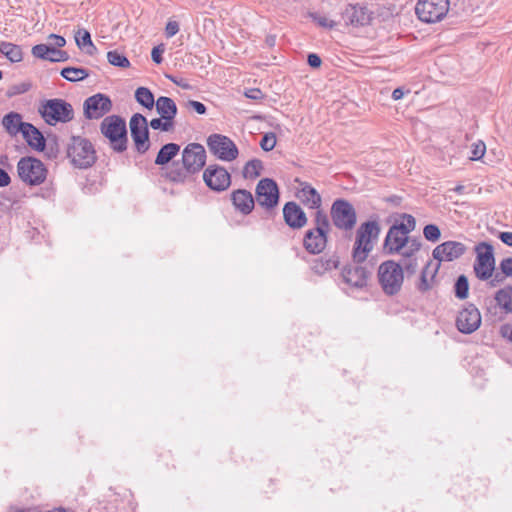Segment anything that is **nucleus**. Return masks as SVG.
I'll use <instances>...</instances> for the list:
<instances>
[{"label": "nucleus", "instance_id": "f257e3e1", "mask_svg": "<svg viewBox=\"0 0 512 512\" xmlns=\"http://www.w3.org/2000/svg\"><path fill=\"white\" fill-rule=\"evenodd\" d=\"M207 153L203 145L189 143L182 150V167L173 162L166 177L175 183H184L189 175L200 172L206 164Z\"/></svg>", "mask_w": 512, "mask_h": 512}, {"label": "nucleus", "instance_id": "f03ea898", "mask_svg": "<svg viewBox=\"0 0 512 512\" xmlns=\"http://www.w3.org/2000/svg\"><path fill=\"white\" fill-rule=\"evenodd\" d=\"M380 225L377 221L371 220L360 224L356 230L355 242L352 249L354 263L361 264L374 249V244L380 235Z\"/></svg>", "mask_w": 512, "mask_h": 512}, {"label": "nucleus", "instance_id": "7ed1b4c3", "mask_svg": "<svg viewBox=\"0 0 512 512\" xmlns=\"http://www.w3.org/2000/svg\"><path fill=\"white\" fill-rule=\"evenodd\" d=\"M313 222L314 228L307 230L304 235L303 246L310 254H319L326 248L331 225L323 210L315 212Z\"/></svg>", "mask_w": 512, "mask_h": 512}, {"label": "nucleus", "instance_id": "20e7f679", "mask_svg": "<svg viewBox=\"0 0 512 512\" xmlns=\"http://www.w3.org/2000/svg\"><path fill=\"white\" fill-rule=\"evenodd\" d=\"M66 153L72 165L80 169L91 167L97 159L96 151L91 141L81 136L70 137Z\"/></svg>", "mask_w": 512, "mask_h": 512}, {"label": "nucleus", "instance_id": "39448f33", "mask_svg": "<svg viewBox=\"0 0 512 512\" xmlns=\"http://www.w3.org/2000/svg\"><path fill=\"white\" fill-rule=\"evenodd\" d=\"M377 278L385 295H397L401 291L404 282L402 265L394 260L382 262L378 267Z\"/></svg>", "mask_w": 512, "mask_h": 512}, {"label": "nucleus", "instance_id": "423d86ee", "mask_svg": "<svg viewBox=\"0 0 512 512\" xmlns=\"http://www.w3.org/2000/svg\"><path fill=\"white\" fill-rule=\"evenodd\" d=\"M100 131L110 141L115 152L122 153L127 149V128L123 118L117 115L107 116L100 124Z\"/></svg>", "mask_w": 512, "mask_h": 512}, {"label": "nucleus", "instance_id": "0eeeda50", "mask_svg": "<svg viewBox=\"0 0 512 512\" xmlns=\"http://www.w3.org/2000/svg\"><path fill=\"white\" fill-rule=\"evenodd\" d=\"M38 112L48 125L67 123L74 118V109L67 101L54 98L41 103Z\"/></svg>", "mask_w": 512, "mask_h": 512}, {"label": "nucleus", "instance_id": "6e6552de", "mask_svg": "<svg viewBox=\"0 0 512 512\" xmlns=\"http://www.w3.org/2000/svg\"><path fill=\"white\" fill-rule=\"evenodd\" d=\"M476 259L473 265L475 276L481 280H489L495 270V257L493 246L487 242H480L475 247Z\"/></svg>", "mask_w": 512, "mask_h": 512}, {"label": "nucleus", "instance_id": "1a4fd4ad", "mask_svg": "<svg viewBox=\"0 0 512 512\" xmlns=\"http://www.w3.org/2000/svg\"><path fill=\"white\" fill-rule=\"evenodd\" d=\"M19 178L28 185L42 184L47 176L45 165L34 157H23L17 164Z\"/></svg>", "mask_w": 512, "mask_h": 512}, {"label": "nucleus", "instance_id": "9d476101", "mask_svg": "<svg viewBox=\"0 0 512 512\" xmlns=\"http://www.w3.org/2000/svg\"><path fill=\"white\" fill-rule=\"evenodd\" d=\"M333 225L343 231H351L357 222V214L353 205L345 199H336L330 210Z\"/></svg>", "mask_w": 512, "mask_h": 512}, {"label": "nucleus", "instance_id": "9b49d317", "mask_svg": "<svg viewBox=\"0 0 512 512\" xmlns=\"http://www.w3.org/2000/svg\"><path fill=\"white\" fill-rule=\"evenodd\" d=\"M206 144L209 152L218 160L231 162L239 155L236 144L225 135L211 134L207 137Z\"/></svg>", "mask_w": 512, "mask_h": 512}, {"label": "nucleus", "instance_id": "f8f14e48", "mask_svg": "<svg viewBox=\"0 0 512 512\" xmlns=\"http://www.w3.org/2000/svg\"><path fill=\"white\" fill-rule=\"evenodd\" d=\"M449 11V0H419L415 7L418 18L426 23L441 21Z\"/></svg>", "mask_w": 512, "mask_h": 512}, {"label": "nucleus", "instance_id": "ddd939ff", "mask_svg": "<svg viewBox=\"0 0 512 512\" xmlns=\"http://www.w3.org/2000/svg\"><path fill=\"white\" fill-rule=\"evenodd\" d=\"M131 138L138 153L144 154L150 148L148 121L140 113L132 115L129 121Z\"/></svg>", "mask_w": 512, "mask_h": 512}, {"label": "nucleus", "instance_id": "4468645a", "mask_svg": "<svg viewBox=\"0 0 512 512\" xmlns=\"http://www.w3.org/2000/svg\"><path fill=\"white\" fill-rule=\"evenodd\" d=\"M279 197V188L273 179L263 178L257 183L255 201L266 211H270L278 205Z\"/></svg>", "mask_w": 512, "mask_h": 512}, {"label": "nucleus", "instance_id": "2eb2a0df", "mask_svg": "<svg viewBox=\"0 0 512 512\" xmlns=\"http://www.w3.org/2000/svg\"><path fill=\"white\" fill-rule=\"evenodd\" d=\"M202 178L206 186L217 193L226 191L231 185L230 173L218 164L208 165L203 171Z\"/></svg>", "mask_w": 512, "mask_h": 512}, {"label": "nucleus", "instance_id": "dca6fc26", "mask_svg": "<svg viewBox=\"0 0 512 512\" xmlns=\"http://www.w3.org/2000/svg\"><path fill=\"white\" fill-rule=\"evenodd\" d=\"M83 109L87 119H99L111 111L112 101L107 95L97 93L84 101Z\"/></svg>", "mask_w": 512, "mask_h": 512}, {"label": "nucleus", "instance_id": "f3484780", "mask_svg": "<svg viewBox=\"0 0 512 512\" xmlns=\"http://www.w3.org/2000/svg\"><path fill=\"white\" fill-rule=\"evenodd\" d=\"M481 325V314L474 304H468L456 318V327L463 334H471Z\"/></svg>", "mask_w": 512, "mask_h": 512}, {"label": "nucleus", "instance_id": "a211bd4d", "mask_svg": "<svg viewBox=\"0 0 512 512\" xmlns=\"http://www.w3.org/2000/svg\"><path fill=\"white\" fill-rule=\"evenodd\" d=\"M467 251V247L462 242L446 241L436 246L432 251V256L436 263L452 262L462 257Z\"/></svg>", "mask_w": 512, "mask_h": 512}, {"label": "nucleus", "instance_id": "6ab92c4d", "mask_svg": "<svg viewBox=\"0 0 512 512\" xmlns=\"http://www.w3.org/2000/svg\"><path fill=\"white\" fill-rule=\"evenodd\" d=\"M355 264L344 266L341 276L343 281L351 287L363 288L367 285L370 272L359 264Z\"/></svg>", "mask_w": 512, "mask_h": 512}, {"label": "nucleus", "instance_id": "aec40b11", "mask_svg": "<svg viewBox=\"0 0 512 512\" xmlns=\"http://www.w3.org/2000/svg\"><path fill=\"white\" fill-rule=\"evenodd\" d=\"M408 242V234L401 231L395 225H392L384 240L383 250L386 254L392 255L400 253Z\"/></svg>", "mask_w": 512, "mask_h": 512}, {"label": "nucleus", "instance_id": "412c9836", "mask_svg": "<svg viewBox=\"0 0 512 512\" xmlns=\"http://www.w3.org/2000/svg\"><path fill=\"white\" fill-rule=\"evenodd\" d=\"M283 218L292 229H301L307 224V216L296 202H287L284 205Z\"/></svg>", "mask_w": 512, "mask_h": 512}, {"label": "nucleus", "instance_id": "4be33fe9", "mask_svg": "<svg viewBox=\"0 0 512 512\" xmlns=\"http://www.w3.org/2000/svg\"><path fill=\"white\" fill-rule=\"evenodd\" d=\"M342 17L346 24L353 26H365L371 21V12L364 6L349 4Z\"/></svg>", "mask_w": 512, "mask_h": 512}, {"label": "nucleus", "instance_id": "5701e85b", "mask_svg": "<svg viewBox=\"0 0 512 512\" xmlns=\"http://www.w3.org/2000/svg\"><path fill=\"white\" fill-rule=\"evenodd\" d=\"M234 209L242 215H249L255 207V199L246 189L234 190L230 195Z\"/></svg>", "mask_w": 512, "mask_h": 512}, {"label": "nucleus", "instance_id": "b1692460", "mask_svg": "<svg viewBox=\"0 0 512 512\" xmlns=\"http://www.w3.org/2000/svg\"><path fill=\"white\" fill-rule=\"evenodd\" d=\"M297 197L306 207L321 210L322 197L308 182H299Z\"/></svg>", "mask_w": 512, "mask_h": 512}, {"label": "nucleus", "instance_id": "393cba45", "mask_svg": "<svg viewBox=\"0 0 512 512\" xmlns=\"http://www.w3.org/2000/svg\"><path fill=\"white\" fill-rule=\"evenodd\" d=\"M22 136L27 144L36 151H44L46 149V140L41 131L33 124L29 123L25 126Z\"/></svg>", "mask_w": 512, "mask_h": 512}, {"label": "nucleus", "instance_id": "a878e982", "mask_svg": "<svg viewBox=\"0 0 512 512\" xmlns=\"http://www.w3.org/2000/svg\"><path fill=\"white\" fill-rule=\"evenodd\" d=\"M29 123L22 120V115L17 112H9L2 118V125L10 136L23 133Z\"/></svg>", "mask_w": 512, "mask_h": 512}, {"label": "nucleus", "instance_id": "bb28decb", "mask_svg": "<svg viewBox=\"0 0 512 512\" xmlns=\"http://www.w3.org/2000/svg\"><path fill=\"white\" fill-rule=\"evenodd\" d=\"M432 268V261H428V263L425 265V267L422 269L419 282L417 283L416 287L417 289L424 293L432 289L436 275L440 269V263H435V266L433 267L431 271V277L428 278V271H430Z\"/></svg>", "mask_w": 512, "mask_h": 512}, {"label": "nucleus", "instance_id": "cd10ccee", "mask_svg": "<svg viewBox=\"0 0 512 512\" xmlns=\"http://www.w3.org/2000/svg\"><path fill=\"white\" fill-rule=\"evenodd\" d=\"M157 113L164 119H169L174 122L177 115V106L174 100L170 97L160 96L155 103Z\"/></svg>", "mask_w": 512, "mask_h": 512}, {"label": "nucleus", "instance_id": "c85d7f7f", "mask_svg": "<svg viewBox=\"0 0 512 512\" xmlns=\"http://www.w3.org/2000/svg\"><path fill=\"white\" fill-rule=\"evenodd\" d=\"M180 152V145L177 143H167L163 145L157 153L155 164L163 166L168 164Z\"/></svg>", "mask_w": 512, "mask_h": 512}, {"label": "nucleus", "instance_id": "c756f323", "mask_svg": "<svg viewBox=\"0 0 512 512\" xmlns=\"http://www.w3.org/2000/svg\"><path fill=\"white\" fill-rule=\"evenodd\" d=\"M75 42L79 49L85 51L88 55H94L97 51L96 46L93 44L91 40L90 32L86 29L79 28L75 32Z\"/></svg>", "mask_w": 512, "mask_h": 512}, {"label": "nucleus", "instance_id": "7c9ffc66", "mask_svg": "<svg viewBox=\"0 0 512 512\" xmlns=\"http://www.w3.org/2000/svg\"><path fill=\"white\" fill-rule=\"evenodd\" d=\"M340 264L339 257L333 255L327 259L319 258L313 262L312 270L318 275H322L327 271L338 268Z\"/></svg>", "mask_w": 512, "mask_h": 512}, {"label": "nucleus", "instance_id": "2f4dec72", "mask_svg": "<svg viewBox=\"0 0 512 512\" xmlns=\"http://www.w3.org/2000/svg\"><path fill=\"white\" fill-rule=\"evenodd\" d=\"M496 303L506 312L512 313V286H506L495 293Z\"/></svg>", "mask_w": 512, "mask_h": 512}, {"label": "nucleus", "instance_id": "473e14b6", "mask_svg": "<svg viewBox=\"0 0 512 512\" xmlns=\"http://www.w3.org/2000/svg\"><path fill=\"white\" fill-rule=\"evenodd\" d=\"M0 52L13 63L20 62L23 59L21 47L10 42H1Z\"/></svg>", "mask_w": 512, "mask_h": 512}, {"label": "nucleus", "instance_id": "72a5a7b5", "mask_svg": "<svg viewBox=\"0 0 512 512\" xmlns=\"http://www.w3.org/2000/svg\"><path fill=\"white\" fill-rule=\"evenodd\" d=\"M135 100L146 109H153L156 100L150 89L146 87H139L135 91Z\"/></svg>", "mask_w": 512, "mask_h": 512}, {"label": "nucleus", "instance_id": "f704fd0d", "mask_svg": "<svg viewBox=\"0 0 512 512\" xmlns=\"http://www.w3.org/2000/svg\"><path fill=\"white\" fill-rule=\"evenodd\" d=\"M61 76L70 82L84 80L89 76V71L85 68L65 67L60 72Z\"/></svg>", "mask_w": 512, "mask_h": 512}, {"label": "nucleus", "instance_id": "c9c22d12", "mask_svg": "<svg viewBox=\"0 0 512 512\" xmlns=\"http://www.w3.org/2000/svg\"><path fill=\"white\" fill-rule=\"evenodd\" d=\"M262 169V161L259 159H252L245 164L242 174L245 179H255L261 174Z\"/></svg>", "mask_w": 512, "mask_h": 512}, {"label": "nucleus", "instance_id": "e433bc0d", "mask_svg": "<svg viewBox=\"0 0 512 512\" xmlns=\"http://www.w3.org/2000/svg\"><path fill=\"white\" fill-rule=\"evenodd\" d=\"M454 294L456 298L460 300H464L468 297L469 281L465 275L462 274L456 279L454 284Z\"/></svg>", "mask_w": 512, "mask_h": 512}, {"label": "nucleus", "instance_id": "4c0bfd02", "mask_svg": "<svg viewBox=\"0 0 512 512\" xmlns=\"http://www.w3.org/2000/svg\"><path fill=\"white\" fill-rule=\"evenodd\" d=\"M107 60L111 65L116 67L128 68L130 66V61L128 58L116 50L109 51L107 53Z\"/></svg>", "mask_w": 512, "mask_h": 512}, {"label": "nucleus", "instance_id": "58836bf2", "mask_svg": "<svg viewBox=\"0 0 512 512\" xmlns=\"http://www.w3.org/2000/svg\"><path fill=\"white\" fill-rule=\"evenodd\" d=\"M151 127L153 130H160L162 132H171L174 130L175 123L170 121L169 119H164L161 116L159 118H154L148 123V127Z\"/></svg>", "mask_w": 512, "mask_h": 512}, {"label": "nucleus", "instance_id": "ea45409f", "mask_svg": "<svg viewBox=\"0 0 512 512\" xmlns=\"http://www.w3.org/2000/svg\"><path fill=\"white\" fill-rule=\"evenodd\" d=\"M401 218L403 221L401 223H395L394 225L398 227L401 231L405 232V234H409L411 231L415 229L416 221L415 218L410 214H402Z\"/></svg>", "mask_w": 512, "mask_h": 512}, {"label": "nucleus", "instance_id": "a19ab883", "mask_svg": "<svg viewBox=\"0 0 512 512\" xmlns=\"http://www.w3.org/2000/svg\"><path fill=\"white\" fill-rule=\"evenodd\" d=\"M423 235L426 240L436 242L441 237V231L437 225L428 224L423 229Z\"/></svg>", "mask_w": 512, "mask_h": 512}, {"label": "nucleus", "instance_id": "79ce46f5", "mask_svg": "<svg viewBox=\"0 0 512 512\" xmlns=\"http://www.w3.org/2000/svg\"><path fill=\"white\" fill-rule=\"evenodd\" d=\"M276 135L273 132L265 133L260 141V147L269 152L276 146Z\"/></svg>", "mask_w": 512, "mask_h": 512}, {"label": "nucleus", "instance_id": "37998d69", "mask_svg": "<svg viewBox=\"0 0 512 512\" xmlns=\"http://www.w3.org/2000/svg\"><path fill=\"white\" fill-rule=\"evenodd\" d=\"M51 46L46 44H37L32 48V55L36 58L48 60Z\"/></svg>", "mask_w": 512, "mask_h": 512}, {"label": "nucleus", "instance_id": "c03bdc74", "mask_svg": "<svg viewBox=\"0 0 512 512\" xmlns=\"http://www.w3.org/2000/svg\"><path fill=\"white\" fill-rule=\"evenodd\" d=\"M401 265H402L403 271H405L408 276L414 275L418 270L417 258H410L408 260H402Z\"/></svg>", "mask_w": 512, "mask_h": 512}, {"label": "nucleus", "instance_id": "a18cd8bd", "mask_svg": "<svg viewBox=\"0 0 512 512\" xmlns=\"http://www.w3.org/2000/svg\"><path fill=\"white\" fill-rule=\"evenodd\" d=\"M68 54L66 51L59 50L56 47L51 46L50 54L48 60L51 62H62L68 59Z\"/></svg>", "mask_w": 512, "mask_h": 512}, {"label": "nucleus", "instance_id": "49530a36", "mask_svg": "<svg viewBox=\"0 0 512 512\" xmlns=\"http://www.w3.org/2000/svg\"><path fill=\"white\" fill-rule=\"evenodd\" d=\"M485 151H486V145L483 141H478L476 143H473L472 151H471V153H472L471 159L472 160L481 159L484 156Z\"/></svg>", "mask_w": 512, "mask_h": 512}, {"label": "nucleus", "instance_id": "de8ad7c7", "mask_svg": "<svg viewBox=\"0 0 512 512\" xmlns=\"http://www.w3.org/2000/svg\"><path fill=\"white\" fill-rule=\"evenodd\" d=\"M29 89H30V84H28V83H20V84L11 86L8 89V91H7V95L9 97H12V96H15V95H19V94L25 93Z\"/></svg>", "mask_w": 512, "mask_h": 512}, {"label": "nucleus", "instance_id": "09e8293b", "mask_svg": "<svg viewBox=\"0 0 512 512\" xmlns=\"http://www.w3.org/2000/svg\"><path fill=\"white\" fill-rule=\"evenodd\" d=\"M499 267L506 277H512V257L504 258Z\"/></svg>", "mask_w": 512, "mask_h": 512}, {"label": "nucleus", "instance_id": "8fccbe9b", "mask_svg": "<svg viewBox=\"0 0 512 512\" xmlns=\"http://www.w3.org/2000/svg\"><path fill=\"white\" fill-rule=\"evenodd\" d=\"M179 23L177 21L170 20L165 27V35L167 38H171L179 32Z\"/></svg>", "mask_w": 512, "mask_h": 512}, {"label": "nucleus", "instance_id": "3c124183", "mask_svg": "<svg viewBox=\"0 0 512 512\" xmlns=\"http://www.w3.org/2000/svg\"><path fill=\"white\" fill-rule=\"evenodd\" d=\"M164 51H165V47L163 44H160L152 49L151 57H152V60L156 64L162 63V61H163L162 54L164 53Z\"/></svg>", "mask_w": 512, "mask_h": 512}, {"label": "nucleus", "instance_id": "603ef678", "mask_svg": "<svg viewBox=\"0 0 512 512\" xmlns=\"http://www.w3.org/2000/svg\"><path fill=\"white\" fill-rule=\"evenodd\" d=\"M187 107L192 108L196 113L200 115L205 114L207 111V108L203 103L195 100H189L187 102Z\"/></svg>", "mask_w": 512, "mask_h": 512}, {"label": "nucleus", "instance_id": "864d4df0", "mask_svg": "<svg viewBox=\"0 0 512 512\" xmlns=\"http://www.w3.org/2000/svg\"><path fill=\"white\" fill-rule=\"evenodd\" d=\"M245 96L252 100H260L264 97L262 91L258 88L248 89L245 92Z\"/></svg>", "mask_w": 512, "mask_h": 512}, {"label": "nucleus", "instance_id": "5fc2aeb1", "mask_svg": "<svg viewBox=\"0 0 512 512\" xmlns=\"http://www.w3.org/2000/svg\"><path fill=\"white\" fill-rule=\"evenodd\" d=\"M505 275L501 272L493 273V276L490 278L489 285L491 287H496L500 283H502L505 280Z\"/></svg>", "mask_w": 512, "mask_h": 512}, {"label": "nucleus", "instance_id": "6e6d98bb", "mask_svg": "<svg viewBox=\"0 0 512 512\" xmlns=\"http://www.w3.org/2000/svg\"><path fill=\"white\" fill-rule=\"evenodd\" d=\"M307 62L312 68H318L321 66L322 60L317 54L310 53L307 57Z\"/></svg>", "mask_w": 512, "mask_h": 512}, {"label": "nucleus", "instance_id": "4d7b16f0", "mask_svg": "<svg viewBox=\"0 0 512 512\" xmlns=\"http://www.w3.org/2000/svg\"><path fill=\"white\" fill-rule=\"evenodd\" d=\"M318 25L325 28H334L336 23L333 20H329L326 17H315Z\"/></svg>", "mask_w": 512, "mask_h": 512}, {"label": "nucleus", "instance_id": "13d9d810", "mask_svg": "<svg viewBox=\"0 0 512 512\" xmlns=\"http://www.w3.org/2000/svg\"><path fill=\"white\" fill-rule=\"evenodd\" d=\"M59 153L58 144L55 142L54 144H49L46 155L48 158L53 159L56 158Z\"/></svg>", "mask_w": 512, "mask_h": 512}, {"label": "nucleus", "instance_id": "bf43d9fd", "mask_svg": "<svg viewBox=\"0 0 512 512\" xmlns=\"http://www.w3.org/2000/svg\"><path fill=\"white\" fill-rule=\"evenodd\" d=\"M11 178L9 174L2 168H0V187H6L10 184Z\"/></svg>", "mask_w": 512, "mask_h": 512}, {"label": "nucleus", "instance_id": "052dcab7", "mask_svg": "<svg viewBox=\"0 0 512 512\" xmlns=\"http://www.w3.org/2000/svg\"><path fill=\"white\" fill-rule=\"evenodd\" d=\"M405 246H408L410 248V251L418 252L421 248V243L418 239H410L408 237V242Z\"/></svg>", "mask_w": 512, "mask_h": 512}, {"label": "nucleus", "instance_id": "680f3d73", "mask_svg": "<svg viewBox=\"0 0 512 512\" xmlns=\"http://www.w3.org/2000/svg\"><path fill=\"white\" fill-rule=\"evenodd\" d=\"M499 238L507 246H512V232H501Z\"/></svg>", "mask_w": 512, "mask_h": 512}, {"label": "nucleus", "instance_id": "e2e57ef3", "mask_svg": "<svg viewBox=\"0 0 512 512\" xmlns=\"http://www.w3.org/2000/svg\"><path fill=\"white\" fill-rule=\"evenodd\" d=\"M403 257V260H408L410 258H417L415 256L416 252L410 251V248L408 246H405L401 252L399 253Z\"/></svg>", "mask_w": 512, "mask_h": 512}, {"label": "nucleus", "instance_id": "0e129e2a", "mask_svg": "<svg viewBox=\"0 0 512 512\" xmlns=\"http://www.w3.org/2000/svg\"><path fill=\"white\" fill-rule=\"evenodd\" d=\"M49 37L55 40L54 45L56 47L60 48V47L65 46V44H66L65 38L62 37V36H59V35H56V34H51Z\"/></svg>", "mask_w": 512, "mask_h": 512}, {"label": "nucleus", "instance_id": "69168bd1", "mask_svg": "<svg viewBox=\"0 0 512 512\" xmlns=\"http://www.w3.org/2000/svg\"><path fill=\"white\" fill-rule=\"evenodd\" d=\"M403 96H404V91L402 90V88H396L392 92V98L394 100H400Z\"/></svg>", "mask_w": 512, "mask_h": 512}, {"label": "nucleus", "instance_id": "338daca9", "mask_svg": "<svg viewBox=\"0 0 512 512\" xmlns=\"http://www.w3.org/2000/svg\"><path fill=\"white\" fill-rule=\"evenodd\" d=\"M170 80H171L173 83H175L176 85H178V86H180V87H182V88H184V89H187V88H189V87H190V85H189V84H187V83H183L182 81H177L175 78L170 77Z\"/></svg>", "mask_w": 512, "mask_h": 512}, {"label": "nucleus", "instance_id": "774afa93", "mask_svg": "<svg viewBox=\"0 0 512 512\" xmlns=\"http://www.w3.org/2000/svg\"><path fill=\"white\" fill-rule=\"evenodd\" d=\"M12 512H39V511L36 510L35 508H27V509L17 508L15 510H13Z\"/></svg>", "mask_w": 512, "mask_h": 512}]
</instances>
